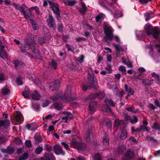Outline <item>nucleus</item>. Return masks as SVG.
Here are the masks:
<instances>
[{"mask_svg":"<svg viewBox=\"0 0 160 160\" xmlns=\"http://www.w3.org/2000/svg\"><path fill=\"white\" fill-rule=\"evenodd\" d=\"M104 32L105 35L103 38L104 41L108 42V41H112L114 37V30L108 24L105 23L104 24Z\"/></svg>","mask_w":160,"mask_h":160,"instance_id":"obj_1","label":"nucleus"},{"mask_svg":"<svg viewBox=\"0 0 160 160\" xmlns=\"http://www.w3.org/2000/svg\"><path fill=\"white\" fill-rule=\"evenodd\" d=\"M48 2L53 12L56 15V18L59 20L60 18V10L59 9V4L52 1H49Z\"/></svg>","mask_w":160,"mask_h":160,"instance_id":"obj_2","label":"nucleus"},{"mask_svg":"<svg viewBox=\"0 0 160 160\" xmlns=\"http://www.w3.org/2000/svg\"><path fill=\"white\" fill-rule=\"evenodd\" d=\"M46 21L48 25L49 28H53L54 30L56 29V22L52 15H49L48 18L47 19Z\"/></svg>","mask_w":160,"mask_h":160,"instance_id":"obj_3","label":"nucleus"},{"mask_svg":"<svg viewBox=\"0 0 160 160\" xmlns=\"http://www.w3.org/2000/svg\"><path fill=\"white\" fill-rule=\"evenodd\" d=\"M150 35L154 39H160V29L157 27H154Z\"/></svg>","mask_w":160,"mask_h":160,"instance_id":"obj_4","label":"nucleus"},{"mask_svg":"<svg viewBox=\"0 0 160 160\" xmlns=\"http://www.w3.org/2000/svg\"><path fill=\"white\" fill-rule=\"evenodd\" d=\"M15 120L20 123H22L23 120V118L22 113L19 111L15 112L13 113Z\"/></svg>","mask_w":160,"mask_h":160,"instance_id":"obj_5","label":"nucleus"},{"mask_svg":"<svg viewBox=\"0 0 160 160\" xmlns=\"http://www.w3.org/2000/svg\"><path fill=\"white\" fill-rule=\"evenodd\" d=\"M60 85V81L58 80H56L54 82L51 83V85L49 87V89L52 91L57 90L59 89Z\"/></svg>","mask_w":160,"mask_h":160,"instance_id":"obj_6","label":"nucleus"},{"mask_svg":"<svg viewBox=\"0 0 160 160\" xmlns=\"http://www.w3.org/2000/svg\"><path fill=\"white\" fill-rule=\"evenodd\" d=\"M94 82H88L87 84L83 85L82 87V90L84 91H86L88 89H90L93 88L94 89H97L98 87L96 85L94 86Z\"/></svg>","mask_w":160,"mask_h":160,"instance_id":"obj_7","label":"nucleus"},{"mask_svg":"<svg viewBox=\"0 0 160 160\" xmlns=\"http://www.w3.org/2000/svg\"><path fill=\"white\" fill-rule=\"evenodd\" d=\"M54 151L55 153L57 155L62 154V155H64L65 153L62 148L58 145L54 146Z\"/></svg>","mask_w":160,"mask_h":160,"instance_id":"obj_8","label":"nucleus"},{"mask_svg":"<svg viewBox=\"0 0 160 160\" xmlns=\"http://www.w3.org/2000/svg\"><path fill=\"white\" fill-rule=\"evenodd\" d=\"M8 136V132L7 131H2L0 132V142H3L6 141L7 137Z\"/></svg>","mask_w":160,"mask_h":160,"instance_id":"obj_9","label":"nucleus"},{"mask_svg":"<svg viewBox=\"0 0 160 160\" xmlns=\"http://www.w3.org/2000/svg\"><path fill=\"white\" fill-rule=\"evenodd\" d=\"M30 97H31L33 99L36 100H39L41 98V95L36 90L30 93Z\"/></svg>","mask_w":160,"mask_h":160,"instance_id":"obj_10","label":"nucleus"},{"mask_svg":"<svg viewBox=\"0 0 160 160\" xmlns=\"http://www.w3.org/2000/svg\"><path fill=\"white\" fill-rule=\"evenodd\" d=\"M154 27L150 23H148L145 25L144 26V29L147 34L150 36L151 33L152 32Z\"/></svg>","mask_w":160,"mask_h":160,"instance_id":"obj_11","label":"nucleus"},{"mask_svg":"<svg viewBox=\"0 0 160 160\" xmlns=\"http://www.w3.org/2000/svg\"><path fill=\"white\" fill-rule=\"evenodd\" d=\"M120 126L122 127H125L123 121L118 119H115L114 121V127L117 129Z\"/></svg>","mask_w":160,"mask_h":160,"instance_id":"obj_12","label":"nucleus"},{"mask_svg":"<svg viewBox=\"0 0 160 160\" xmlns=\"http://www.w3.org/2000/svg\"><path fill=\"white\" fill-rule=\"evenodd\" d=\"M100 123L103 126H106L109 129H111L112 126L111 121L108 118L104 119Z\"/></svg>","mask_w":160,"mask_h":160,"instance_id":"obj_13","label":"nucleus"},{"mask_svg":"<svg viewBox=\"0 0 160 160\" xmlns=\"http://www.w3.org/2000/svg\"><path fill=\"white\" fill-rule=\"evenodd\" d=\"M10 125V122L9 120L0 121V127L4 126L5 128H8Z\"/></svg>","mask_w":160,"mask_h":160,"instance_id":"obj_14","label":"nucleus"},{"mask_svg":"<svg viewBox=\"0 0 160 160\" xmlns=\"http://www.w3.org/2000/svg\"><path fill=\"white\" fill-rule=\"evenodd\" d=\"M45 160H55V158L50 153L45 152L44 155Z\"/></svg>","mask_w":160,"mask_h":160,"instance_id":"obj_15","label":"nucleus"},{"mask_svg":"<svg viewBox=\"0 0 160 160\" xmlns=\"http://www.w3.org/2000/svg\"><path fill=\"white\" fill-rule=\"evenodd\" d=\"M136 34L137 38L138 39H141L145 35L146 32L143 31H137L136 32Z\"/></svg>","mask_w":160,"mask_h":160,"instance_id":"obj_16","label":"nucleus"},{"mask_svg":"<svg viewBox=\"0 0 160 160\" xmlns=\"http://www.w3.org/2000/svg\"><path fill=\"white\" fill-rule=\"evenodd\" d=\"M137 154L134 153L131 150V160L133 159H136V160L134 159V160H146L145 158H138L137 157Z\"/></svg>","mask_w":160,"mask_h":160,"instance_id":"obj_17","label":"nucleus"},{"mask_svg":"<svg viewBox=\"0 0 160 160\" xmlns=\"http://www.w3.org/2000/svg\"><path fill=\"white\" fill-rule=\"evenodd\" d=\"M30 90L29 89L25 88L24 90L22 93V94L25 98H29L30 97Z\"/></svg>","mask_w":160,"mask_h":160,"instance_id":"obj_18","label":"nucleus"},{"mask_svg":"<svg viewBox=\"0 0 160 160\" xmlns=\"http://www.w3.org/2000/svg\"><path fill=\"white\" fill-rule=\"evenodd\" d=\"M105 17V15L103 13L98 14L95 17L96 21L98 22H101Z\"/></svg>","mask_w":160,"mask_h":160,"instance_id":"obj_19","label":"nucleus"},{"mask_svg":"<svg viewBox=\"0 0 160 160\" xmlns=\"http://www.w3.org/2000/svg\"><path fill=\"white\" fill-rule=\"evenodd\" d=\"M96 103L95 102H91L90 103L89 105V110L91 111V113H93L95 110Z\"/></svg>","mask_w":160,"mask_h":160,"instance_id":"obj_20","label":"nucleus"},{"mask_svg":"<svg viewBox=\"0 0 160 160\" xmlns=\"http://www.w3.org/2000/svg\"><path fill=\"white\" fill-rule=\"evenodd\" d=\"M26 44L29 46L30 49H32V52L34 53L35 52V43H32L28 41H26Z\"/></svg>","mask_w":160,"mask_h":160,"instance_id":"obj_21","label":"nucleus"},{"mask_svg":"<svg viewBox=\"0 0 160 160\" xmlns=\"http://www.w3.org/2000/svg\"><path fill=\"white\" fill-rule=\"evenodd\" d=\"M102 111L106 112H111L112 110L111 108L107 104H104L102 107Z\"/></svg>","mask_w":160,"mask_h":160,"instance_id":"obj_22","label":"nucleus"},{"mask_svg":"<svg viewBox=\"0 0 160 160\" xmlns=\"http://www.w3.org/2000/svg\"><path fill=\"white\" fill-rule=\"evenodd\" d=\"M76 148L84 150L86 148V146L84 143L78 142Z\"/></svg>","mask_w":160,"mask_h":160,"instance_id":"obj_23","label":"nucleus"},{"mask_svg":"<svg viewBox=\"0 0 160 160\" xmlns=\"http://www.w3.org/2000/svg\"><path fill=\"white\" fill-rule=\"evenodd\" d=\"M34 138L36 144L42 141V138L39 133H36L35 135Z\"/></svg>","mask_w":160,"mask_h":160,"instance_id":"obj_24","label":"nucleus"},{"mask_svg":"<svg viewBox=\"0 0 160 160\" xmlns=\"http://www.w3.org/2000/svg\"><path fill=\"white\" fill-rule=\"evenodd\" d=\"M14 63L17 69H21L23 65L22 63L19 62L18 60H15Z\"/></svg>","mask_w":160,"mask_h":160,"instance_id":"obj_25","label":"nucleus"},{"mask_svg":"<svg viewBox=\"0 0 160 160\" xmlns=\"http://www.w3.org/2000/svg\"><path fill=\"white\" fill-rule=\"evenodd\" d=\"M103 143L105 145L109 144L108 136L106 133H105L103 137Z\"/></svg>","mask_w":160,"mask_h":160,"instance_id":"obj_26","label":"nucleus"},{"mask_svg":"<svg viewBox=\"0 0 160 160\" xmlns=\"http://www.w3.org/2000/svg\"><path fill=\"white\" fill-rule=\"evenodd\" d=\"M29 157V155L27 152H24L19 157V160H25L27 159Z\"/></svg>","mask_w":160,"mask_h":160,"instance_id":"obj_27","label":"nucleus"},{"mask_svg":"<svg viewBox=\"0 0 160 160\" xmlns=\"http://www.w3.org/2000/svg\"><path fill=\"white\" fill-rule=\"evenodd\" d=\"M126 147L123 145H122L118 146V154H122L126 150Z\"/></svg>","mask_w":160,"mask_h":160,"instance_id":"obj_28","label":"nucleus"},{"mask_svg":"<svg viewBox=\"0 0 160 160\" xmlns=\"http://www.w3.org/2000/svg\"><path fill=\"white\" fill-rule=\"evenodd\" d=\"M92 130L89 129L88 131V134L86 135L87 141L88 142H91L90 138L92 136V134L91 132Z\"/></svg>","mask_w":160,"mask_h":160,"instance_id":"obj_29","label":"nucleus"},{"mask_svg":"<svg viewBox=\"0 0 160 160\" xmlns=\"http://www.w3.org/2000/svg\"><path fill=\"white\" fill-rule=\"evenodd\" d=\"M104 102L107 105L108 104L112 107H114L115 105V103L113 102V101L109 99H106L104 101Z\"/></svg>","mask_w":160,"mask_h":160,"instance_id":"obj_30","label":"nucleus"},{"mask_svg":"<svg viewBox=\"0 0 160 160\" xmlns=\"http://www.w3.org/2000/svg\"><path fill=\"white\" fill-rule=\"evenodd\" d=\"M130 160V151L127 152L123 155L122 158V160Z\"/></svg>","mask_w":160,"mask_h":160,"instance_id":"obj_31","label":"nucleus"},{"mask_svg":"<svg viewBox=\"0 0 160 160\" xmlns=\"http://www.w3.org/2000/svg\"><path fill=\"white\" fill-rule=\"evenodd\" d=\"M127 137V133L125 129H123L121 132V133L120 136V138L122 139H125Z\"/></svg>","mask_w":160,"mask_h":160,"instance_id":"obj_32","label":"nucleus"},{"mask_svg":"<svg viewBox=\"0 0 160 160\" xmlns=\"http://www.w3.org/2000/svg\"><path fill=\"white\" fill-rule=\"evenodd\" d=\"M28 12H25L23 14L24 16V17L26 19H28V18H30L31 17L32 13L31 11L28 10Z\"/></svg>","mask_w":160,"mask_h":160,"instance_id":"obj_33","label":"nucleus"},{"mask_svg":"<svg viewBox=\"0 0 160 160\" xmlns=\"http://www.w3.org/2000/svg\"><path fill=\"white\" fill-rule=\"evenodd\" d=\"M53 107L56 109L58 110H60L62 108V104L57 102H56L54 104Z\"/></svg>","mask_w":160,"mask_h":160,"instance_id":"obj_34","label":"nucleus"},{"mask_svg":"<svg viewBox=\"0 0 160 160\" xmlns=\"http://www.w3.org/2000/svg\"><path fill=\"white\" fill-rule=\"evenodd\" d=\"M141 131L144 132L145 130L148 132H150V128L148 126L144 125H141L140 126Z\"/></svg>","mask_w":160,"mask_h":160,"instance_id":"obj_35","label":"nucleus"},{"mask_svg":"<svg viewBox=\"0 0 160 160\" xmlns=\"http://www.w3.org/2000/svg\"><path fill=\"white\" fill-rule=\"evenodd\" d=\"M2 92L4 95H6L10 92L9 89L7 87L3 88L2 90Z\"/></svg>","mask_w":160,"mask_h":160,"instance_id":"obj_36","label":"nucleus"},{"mask_svg":"<svg viewBox=\"0 0 160 160\" xmlns=\"http://www.w3.org/2000/svg\"><path fill=\"white\" fill-rule=\"evenodd\" d=\"M28 10H31V11L33 10H35L37 14L39 15L41 14L39 8L37 6L32 7L30 8H28Z\"/></svg>","mask_w":160,"mask_h":160,"instance_id":"obj_37","label":"nucleus"},{"mask_svg":"<svg viewBox=\"0 0 160 160\" xmlns=\"http://www.w3.org/2000/svg\"><path fill=\"white\" fill-rule=\"evenodd\" d=\"M152 128L153 129L160 130V123L156 122H154Z\"/></svg>","mask_w":160,"mask_h":160,"instance_id":"obj_38","label":"nucleus"},{"mask_svg":"<svg viewBox=\"0 0 160 160\" xmlns=\"http://www.w3.org/2000/svg\"><path fill=\"white\" fill-rule=\"evenodd\" d=\"M138 118L136 116H133L132 118H131V123L132 124H135L138 122Z\"/></svg>","mask_w":160,"mask_h":160,"instance_id":"obj_39","label":"nucleus"},{"mask_svg":"<svg viewBox=\"0 0 160 160\" xmlns=\"http://www.w3.org/2000/svg\"><path fill=\"white\" fill-rule=\"evenodd\" d=\"M16 82L17 84L19 85H22L23 83V80L22 77L21 76L18 77L16 79Z\"/></svg>","mask_w":160,"mask_h":160,"instance_id":"obj_40","label":"nucleus"},{"mask_svg":"<svg viewBox=\"0 0 160 160\" xmlns=\"http://www.w3.org/2000/svg\"><path fill=\"white\" fill-rule=\"evenodd\" d=\"M150 80L148 79H143L142 80V83L144 84L145 87L149 86H150Z\"/></svg>","mask_w":160,"mask_h":160,"instance_id":"obj_41","label":"nucleus"},{"mask_svg":"<svg viewBox=\"0 0 160 160\" xmlns=\"http://www.w3.org/2000/svg\"><path fill=\"white\" fill-rule=\"evenodd\" d=\"M118 70L122 72L123 74L125 75L126 74V69L125 67L120 66Z\"/></svg>","mask_w":160,"mask_h":160,"instance_id":"obj_42","label":"nucleus"},{"mask_svg":"<svg viewBox=\"0 0 160 160\" xmlns=\"http://www.w3.org/2000/svg\"><path fill=\"white\" fill-rule=\"evenodd\" d=\"M113 45L118 51L122 52L123 51V49L119 45L114 43Z\"/></svg>","mask_w":160,"mask_h":160,"instance_id":"obj_43","label":"nucleus"},{"mask_svg":"<svg viewBox=\"0 0 160 160\" xmlns=\"http://www.w3.org/2000/svg\"><path fill=\"white\" fill-rule=\"evenodd\" d=\"M0 57L3 59L7 58V54L4 50H2L0 52Z\"/></svg>","mask_w":160,"mask_h":160,"instance_id":"obj_44","label":"nucleus"},{"mask_svg":"<svg viewBox=\"0 0 160 160\" xmlns=\"http://www.w3.org/2000/svg\"><path fill=\"white\" fill-rule=\"evenodd\" d=\"M43 150V148L40 146L37 147L35 150V153L36 154H39Z\"/></svg>","mask_w":160,"mask_h":160,"instance_id":"obj_45","label":"nucleus"},{"mask_svg":"<svg viewBox=\"0 0 160 160\" xmlns=\"http://www.w3.org/2000/svg\"><path fill=\"white\" fill-rule=\"evenodd\" d=\"M131 130L132 134H134L135 133H137L141 131L140 128H138L137 129H135L134 126L132 127Z\"/></svg>","mask_w":160,"mask_h":160,"instance_id":"obj_46","label":"nucleus"},{"mask_svg":"<svg viewBox=\"0 0 160 160\" xmlns=\"http://www.w3.org/2000/svg\"><path fill=\"white\" fill-rule=\"evenodd\" d=\"M152 0H138L140 3L142 4H147L148 2H151Z\"/></svg>","mask_w":160,"mask_h":160,"instance_id":"obj_47","label":"nucleus"},{"mask_svg":"<svg viewBox=\"0 0 160 160\" xmlns=\"http://www.w3.org/2000/svg\"><path fill=\"white\" fill-rule=\"evenodd\" d=\"M78 142L76 141L75 140H73L70 142V144L72 146V147L76 148L78 143Z\"/></svg>","mask_w":160,"mask_h":160,"instance_id":"obj_48","label":"nucleus"},{"mask_svg":"<svg viewBox=\"0 0 160 160\" xmlns=\"http://www.w3.org/2000/svg\"><path fill=\"white\" fill-rule=\"evenodd\" d=\"M122 59L123 63L127 65L128 67H130V62L128 60L126 59L124 57H122Z\"/></svg>","mask_w":160,"mask_h":160,"instance_id":"obj_49","label":"nucleus"},{"mask_svg":"<svg viewBox=\"0 0 160 160\" xmlns=\"http://www.w3.org/2000/svg\"><path fill=\"white\" fill-rule=\"evenodd\" d=\"M27 8L25 5L24 4H23L21 6L19 10L20 11L22 14H23L25 12V8Z\"/></svg>","mask_w":160,"mask_h":160,"instance_id":"obj_50","label":"nucleus"},{"mask_svg":"<svg viewBox=\"0 0 160 160\" xmlns=\"http://www.w3.org/2000/svg\"><path fill=\"white\" fill-rule=\"evenodd\" d=\"M146 139L148 141H152L154 142H156L157 140L154 138L153 137H150L149 136H147L146 137Z\"/></svg>","mask_w":160,"mask_h":160,"instance_id":"obj_51","label":"nucleus"},{"mask_svg":"<svg viewBox=\"0 0 160 160\" xmlns=\"http://www.w3.org/2000/svg\"><path fill=\"white\" fill-rule=\"evenodd\" d=\"M144 16L145 18V20L146 21H148V20L150 19L151 18L150 14L149 12L144 13Z\"/></svg>","mask_w":160,"mask_h":160,"instance_id":"obj_52","label":"nucleus"},{"mask_svg":"<svg viewBox=\"0 0 160 160\" xmlns=\"http://www.w3.org/2000/svg\"><path fill=\"white\" fill-rule=\"evenodd\" d=\"M58 30L60 32H62L63 31V25L62 23L58 24Z\"/></svg>","mask_w":160,"mask_h":160,"instance_id":"obj_53","label":"nucleus"},{"mask_svg":"<svg viewBox=\"0 0 160 160\" xmlns=\"http://www.w3.org/2000/svg\"><path fill=\"white\" fill-rule=\"evenodd\" d=\"M21 51L22 52H25L28 49V48L26 45H22L21 47Z\"/></svg>","mask_w":160,"mask_h":160,"instance_id":"obj_54","label":"nucleus"},{"mask_svg":"<svg viewBox=\"0 0 160 160\" xmlns=\"http://www.w3.org/2000/svg\"><path fill=\"white\" fill-rule=\"evenodd\" d=\"M45 149L48 152H50L52 150V147L51 145L45 144Z\"/></svg>","mask_w":160,"mask_h":160,"instance_id":"obj_55","label":"nucleus"},{"mask_svg":"<svg viewBox=\"0 0 160 160\" xmlns=\"http://www.w3.org/2000/svg\"><path fill=\"white\" fill-rule=\"evenodd\" d=\"M63 113L65 116H67L68 119L72 117V114L70 112H63Z\"/></svg>","mask_w":160,"mask_h":160,"instance_id":"obj_56","label":"nucleus"},{"mask_svg":"<svg viewBox=\"0 0 160 160\" xmlns=\"http://www.w3.org/2000/svg\"><path fill=\"white\" fill-rule=\"evenodd\" d=\"M122 16V12H117L114 15V17L115 18H117Z\"/></svg>","mask_w":160,"mask_h":160,"instance_id":"obj_57","label":"nucleus"},{"mask_svg":"<svg viewBox=\"0 0 160 160\" xmlns=\"http://www.w3.org/2000/svg\"><path fill=\"white\" fill-rule=\"evenodd\" d=\"M152 75L153 77L158 82L159 81V78L158 75L155 73L154 72L152 73Z\"/></svg>","mask_w":160,"mask_h":160,"instance_id":"obj_58","label":"nucleus"},{"mask_svg":"<svg viewBox=\"0 0 160 160\" xmlns=\"http://www.w3.org/2000/svg\"><path fill=\"white\" fill-rule=\"evenodd\" d=\"M96 97L95 95L94 94H91L86 98V99L87 100H90L91 99H93Z\"/></svg>","mask_w":160,"mask_h":160,"instance_id":"obj_59","label":"nucleus"},{"mask_svg":"<svg viewBox=\"0 0 160 160\" xmlns=\"http://www.w3.org/2000/svg\"><path fill=\"white\" fill-rule=\"evenodd\" d=\"M51 64L52 66L54 69H56L57 68V62L54 59H52V61Z\"/></svg>","mask_w":160,"mask_h":160,"instance_id":"obj_60","label":"nucleus"},{"mask_svg":"<svg viewBox=\"0 0 160 160\" xmlns=\"http://www.w3.org/2000/svg\"><path fill=\"white\" fill-rule=\"evenodd\" d=\"M14 151V148L12 147H8L7 149V152L9 153H12Z\"/></svg>","mask_w":160,"mask_h":160,"instance_id":"obj_61","label":"nucleus"},{"mask_svg":"<svg viewBox=\"0 0 160 160\" xmlns=\"http://www.w3.org/2000/svg\"><path fill=\"white\" fill-rule=\"evenodd\" d=\"M94 160H102L101 155L99 154H96L94 156Z\"/></svg>","mask_w":160,"mask_h":160,"instance_id":"obj_62","label":"nucleus"},{"mask_svg":"<svg viewBox=\"0 0 160 160\" xmlns=\"http://www.w3.org/2000/svg\"><path fill=\"white\" fill-rule=\"evenodd\" d=\"M61 143L62 145L64 146V148L68 150L70 148L69 146L66 142H62Z\"/></svg>","mask_w":160,"mask_h":160,"instance_id":"obj_63","label":"nucleus"},{"mask_svg":"<svg viewBox=\"0 0 160 160\" xmlns=\"http://www.w3.org/2000/svg\"><path fill=\"white\" fill-rule=\"evenodd\" d=\"M135 108L133 106H131V112L133 113H136L138 111V109L135 110Z\"/></svg>","mask_w":160,"mask_h":160,"instance_id":"obj_64","label":"nucleus"}]
</instances>
